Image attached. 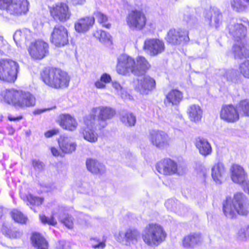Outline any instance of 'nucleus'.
<instances>
[{
  "mask_svg": "<svg viewBox=\"0 0 249 249\" xmlns=\"http://www.w3.org/2000/svg\"><path fill=\"white\" fill-rule=\"evenodd\" d=\"M39 78L47 87L57 90L67 88L71 80L67 71L58 67L49 66L40 71Z\"/></svg>",
  "mask_w": 249,
  "mask_h": 249,
  "instance_id": "obj_1",
  "label": "nucleus"
},
{
  "mask_svg": "<svg viewBox=\"0 0 249 249\" xmlns=\"http://www.w3.org/2000/svg\"><path fill=\"white\" fill-rule=\"evenodd\" d=\"M139 235V233L136 229H128L124 234V237L126 242H129L134 240H137V237Z\"/></svg>",
  "mask_w": 249,
  "mask_h": 249,
  "instance_id": "obj_47",
  "label": "nucleus"
},
{
  "mask_svg": "<svg viewBox=\"0 0 249 249\" xmlns=\"http://www.w3.org/2000/svg\"><path fill=\"white\" fill-rule=\"evenodd\" d=\"M167 42L172 45L187 43L189 41V32L181 28H172L168 32L165 37Z\"/></svg>",
  "mask_w": 249,
  "mask_h": 249,
  "instance_id": "obj_16",
  "label": "nucleus"
},
{
  "mask_svg": "<svg viewBox=\"0 0 249 249\" xmlns=\"http://www.w3.org/2000/svg\"><path fill=\"white\" fill-rule=\"evenodd\" d=\"M221 120L228 123H234L240 119L239 112L237 107L232 104L223 105L219 112Z\"/></svg>",
  "mask_w": 249,
  "mask_h": 249,
  "instance_id": "obj_17",
  "label": "nucleus"
},
{
  "mask_svg": "<svg viewBox=\"0 0 249 249\" xmlns=\"http://www.w3.org/2000/svg\"><path fill=\"white\" fill-rule=\"evenodd\" d=\"M157 171L164 176H172L178 174L177 162L170 158H165L159 161L156 164Z\"/></svg>",
  "mask_w": 249,
  "mask_h": 249,
  "instance_id": "obj_15",
  "label": "nucleus"
},
{
  "mask_svg": "<svg viewBox=\"0 0 249 249\" xmlns=\"http://www.w3.org/2000/svg\"><path fill=\"white\" fill-rule=\"evenodd\" d=\"M76 4H81L85 0H73Z\"/></svg>",
  "mask_w": 249,
  "mask_h": 249,
  "instance_id": "obj_59",
  "label": "nucleus"
},
{
  "mask_svg": "<svg viewBox=\"0 0 249 249\" xmlns=\"http://www.w3.org/2000/svg\"><path fill=\"white\" fill-rule=\"evenodd\" d=\"M10 216L16 223L24 224L27 221V217L19 210L13 209L10 212Z\"/></svg>",
  "mask_w": 249,
  "mask_h": 249,
  "instance_id": "obj_35",
  "label": "nucleus"
},
{
  "mask_svg": "<svg viewBox=\"0 0 249 249\" xmlns=\"http://www.w3.org/2000/svg\"><path fill=\"white\" fill-rule=\"evenodd\" d=\"M174 201L172 200H168L165 203L166 207L168 209H171L172 208V205L174 203Z\"/></svg>",
  "mask_w": 249,
  "mask_h": 249,
  "instance_id": "obj_56",
  "label": "nucleus"
},
{
  "mask_svg": "<svg viewBox=\"0 0 249 249\" xmlns=\"http://www.w3.org/2000/svg\"><path fill=\"white\" fill-rule=\"evenodd\" d=\"M27 0H0V10L16 16L25 14L28 11Z\"/></svg>",
  "mask_w": 249,
  "mask_h": 249,
  "instance_id": "obj_7",
  "label": "nucleus"
},
{
  "mask_svg": "<svg viewBox=\"0 0 249 249\" xmlns=\"http://www.w3.org/2000/svg\"><path fill=\"white\" fill-rule=\"evenodd\" d=\"M195 146L198 149L199 153L202 156H207L210 155L212 152L211 144L207 140L203 138H197L195 142Z\"/></svg>",
  "mask_w": 249,
  "mask_h": 249,
  "instance_id": "obj_29",
  "label": "nucleus"
},
{
  "mask_svg": "<svg viewBox=\"0 0 249 249\" xmlns=\"http://www.w3.org/2000/svg\"><path fill=\"white\" fill-rule=\"evenodd\" d=\"M227 169L224 163L218 161L214 163L212 167L211 175L214 181L218 183H221L225 178Z\"/></svg>",
  "mask_w": 249,
  "mask_h": 249,
  "instance_id": "obj_24",
  "label": "nucleus"
},
{
  "mask_svg": "<svg viewBox=\"0 0 249 249\" xmlns=\"http://www.w3.org/2000/svg\"><path fill=\"white\" fill-rule=\"evenodd\" d=\"M125 21L130 29L141 31L145 27L147 18L142 9L135 8L129 11L126 17Z\"/></svg>",
  "mask_w": 249,
  "mask_h": 249,
  "instance_id": "obj_10",
  "label": "nucleus"
},
{
  "mask_svg": "<svg viewBox=\"0 0 249 249\" xmlns=\"http://www.w3.org/2000/svg\"><path fill=\"white\" fill-rule=\"evenodd\" d=\"M116 115L115 109L108 106H99L92 108L90 114L84 117V121L87 125H89L96 124L97 121L98 129L101 131L107 126L106 121L112 119Z\"/></svg>",
  "mask_w": 249,
  "mask_h": 249,
  "instance_id": "obj_4",
  "label": "nucleus"
},
{
  "mask_svg": "<svg viewBox=\"0 0 249 249\" xmlns=\"http://www.w3.org/2000/svg\"><path fill=\"white\" fill-rule=\"evenodd\" d=\"M4 210L2 207L0 206V219H1L2 217L4 214Z\"/></svg>",
  "mask_w": 249,
  "mask_h": 249,
  "instance_id": "obj_57",
  "label": "nucleus"
},
{
  "mask_svg": "<svg viewBox=\"0 0 249 249\" xmlns=\"http://www.w3.org/2000/svg\"><path fill=\"white\" fill-rule=\"evenodd\" d=\"M39 218L40 222L44 225H49L53 226H56L57 223L53 215H52L50 217H47L44 214H40Z\"/></svg>",
  "mask_w": 249,
  "mask_h": 249,
  "instance_id": "obj_45",
  "label": "nucleus"
},
{
  "mask_svg": "<svg viewBox=\"0 0 249 249\" xmlns=\"http://www.w3.org/2000/svg\"><path fill=\"white\" fill-rule=\"evenodd\" d=\"M57 142L59 149L64 155L71 154L76 150V143L72 141L68 136L60 135Z\"/></svg>",
  "mask_w": 249,
  "mask_h": 249,
  "instance_id": "obj_22",
  "label": "nucleus"
},
{
  "mask_svg": "<svg viewBox=\"0 0 249 249\" xmlns=\"http://www.w3.org/2000/svg\"><path fill=\"white\" fill-rule=\"evenodd\" d=\"M30 242L35 249H42L49 247V243L45 236L40 232L34 231L31 233Z\"/></svg>",
  "mask_w": 249,
  "mask_h": 249,
  "instance_id": "obj_25",
  "label": "nucleus"
},
{
  "mask_svg": "<svg viewBox=\"0 0 249 249\" xmlns=\"http://www.w3.org/2000/svg\"><path fill=\"white\" fill-rule=\"evenodd\" d=\"M137 66L139 70V75L142 73H145L150 70L151 66L146 58L143 56H138L136 58Z\"/></svg>",
  "mask_w": 249,
  "mask_h": 249,
  "instance_id": "obj_34",
  "label": "nucleus"
},
{
  "mask_svg": "<svg viewBox=\"0 0 249 249\" xmlns=\"http://www.w3.org/2000/svg\"><path fill=\"white\" fill-rule=\"evenodd\" d=\"M21 35V32H17L14 35L13 38L17 44H18L20 40V39L19 38V36Z\"/></svg>",
  "mask_w": 249,
  "mask_h": 249,
  "instance_id": "obj_54",
  "label": "nucleus"
},
{
  "mask_svg": "<svg viewBox=\"0 0 249 249\" xmlns=\"http://www.w3.org/2000/svg\"><path fill=\"white\" fill-rule=\"evenodd\" d=\"M230 172L231 180L235 183L243 185L244 191L247 192L246 188L249 185V181H247L248 174L244 168L240 164L233 163Z\"/></svg>",
  "mask_w": 249,
  "mask_h": 249,
  "instance_id": "obj_13",
  "label": "nucleus"
},
{
  "mask_svg": "<svg viewBox=\"0 0 249 249\" xmlns=\"http://www.w3.org/2000/svg\"><path fill=\"white\" fill-rule=\"evenodd\" d=\"M224 214L231 218L237 215H247L249 213V203L247 197L242 192H236L232 197H226L222 204Z\"/></svg>",
  "mask_w": 249,
  "mask_h": 249,
  "instance_id": "obj_3",
  "label": "nucleus"
},
{
  "mask_svg": "<svg viewBox=\"0 0 249 249\" xmlns=\"http://www.w3.org/2000/svg\"><path fill=\"white\" fill-rule=\"evenodd\" d=\"M120 121L124 125L132 127L136 123V118L132 112H125L120 116Z\"/></svg>",
  "mask_w": 249,
  "mask_h": 249,
  "instance_id": "obj_36",
  "label": "nucleus"
},
{
  "mask_svg": "<svg viewBox=\"0 0 249 249\" xmlns=\"http://www.w3.org/2000/svg\"><path fill=\"white\" fill-rule=\"evenodd\" d=\"M60 132V129L58 128H53L49 129L45 132L44 135L46 138H50L53 136H56L59 134Z\"/></svg>",
  "mask_w": 249,
  "mask_h": 249,
  "instance_id": "obj_48",
  "label": "nucleus"
},
{
  "mask_svg": "<svg viewBox=\"0 0 249 249\" xmlns=\"http://www.w3.org/2000/svg\"><path fill=\"white\" fill-rule=\"evenodd\" d=\"M52 154L56 157H63L64 155L61 152L60 149L59 150L58 148L55 146H52L50 148Z\"/></svg>",
  "mask_w": 249,
  "mask_h": 249,
  "instance_id": "obj_51",
  "label": "nucleus"
},
{
  "mask_svg": "<svg viewBox=\"0 0 249 249\" xmlns=\"http://www.w3.org/2000/svg\"><path fill=\"white\" fill-rule=\"evenodd\" d=\"M56 123L63 129L70 132L75 131L78 125L76 118L69 113L60 114Z\"/></svg>",
  "mask_w": 249,
  "mask_h": 249,
  "instance_id": "obj_19",
  "label": "nucleus"
},
{
  "mask_svg": "<svg viewBox=\"0 0 249 249\" xmlns=\"http://www.w3.org/2000/svg\"><path fill=\"white\" fill-rule=\"evenodd\" d=\"M21 197L24 201L27 202L28 205L31 206H40L44 201L43 197L37 196L31 193L22 195L21 196Z\"/></svg>",
  "mask_w": 249,
  "mask_h": 249,
  "instance_id": "obj_32",
  "label": "nucleus"
},
{
  "mask_svg": "<svg viewBox=\"0 0 249 249\" xmlns=\"http://www.w3.org/2000/svg\"><path fill=\"white\" fill-rule=\"evenodd\" d=\"M55 249H70L71 246L64 241H58L55 243Z\"/></svg>",
  "mask_w": 249,
  "mask_h": 249,
  "instance_id": "obj_49",
  "label": "nucleus"
},
{
  "mask_svg": "<svg viewBox=\"0 0 249 249\" xmlns=\"http://www.w3.org/2000/svg\"><path fill=\"white\" fill-rule=\"evenodd\" d=\"M149 139L152 145L160 149L169 147L171 142L168 134L161 130H151L149 132Z\"/></svg>",
  "mask_w": 249,
  "mask_h": 249,
  "instance_id": "obj_14",
  "label": "nucleus"
},
{
  "mask_svg": "<svg viewBox=\"0 0 249 249\" xmlns=\"http://www.w3.org/2000/svg\"><path fill=\"white\" fill-rule=\"evenodd\" d=\"M187 114L191 121L198 123L201 120L202 110L199 105H192L189 107Z\"/></svg>",
  "mask_w": 249,
  "mask_h": 249,
  "instance_id": "obj_30",
  "label": "nucleus"
},
{
  "mask_svg": "<svg viewBox=\"0 0 249 249\" xmlns=\"http://www.w3.org/2000/svg\"><path fill=\"white\" fill-rule=\"evenodd\" d=\"M48 10L50 17L56 22H66L71 18V16L69 5L62 1L49 5Z\"/></svg>",
  "mask_w": 249,
  "mask_h": 249,
  "instance_id": "obj_9",
  "label": "nucleus"
},
{
  "mask_svg": "<svg viewBox=\"0 0 249 249\" xmlns=\"http://www.w3.org/2000/svg\"><path fill=\"white\" fill-rule=\"evenodd\" d=\"M238 234L242 238H249V226L241 229L238 232Z\"/></svg>",
  "mask_w": 249,
  "mask_h": 249,
  "instance_id": "obj_50",
  "label": "nucleus"
},
{
  "mask_svg": "<svg viewBox=\"0 0 249 249\" xmlns=\"http://www.w3.org/2000/svg\"><path fill=\"white\" fill-rule=\"evenodd\" d=\"M23 118L22 115H19L14 117L11 114H9L7 116V119L10 122H17L22 120Z\"/></svg>",
  "mask_w": 249,
  "mask_h": 249,
  "instance_id": "obj_52",
  "label": "nucleus"
},
{
  "mask_svg": "<svg viewBox=\"0 0 249 249\" xmlns=\"http://www.w3.org/2000/svg\"><path fill=\"white\" fill-rule=\"evenodd\" d=\"M165 99L169 104L172 105H178L183 99V93L176 89L171 90L166 95Z\"/></svg>",
  "mask_w": 249,
  "mask_h": 249,
  "instance_id": "obj_31",
  "label": "nucleus"
},
{
  "mask_svg": "<svg viewBox=\"0 0 249 249\" xmlns=\"http://www.w3.org/2000/svg\"><path fill=\"white\" fill-rule=\"evenodd\" d=\"M93 36L101 42L106 43L110 41V35L102 30H97L93 33Z\"/></svg>",
  "mask_w": 249,
  "mask_h": 249,
  "instance_id": "obj_39",
  "label": "nucleus"
},
{
  "mask_svg": "<svg viewBox=\"0 0 249 249\" xmlns=\"http://www.w3.org/2000/svg\"><path fill=\"white\" fill-rule=\"evenodd\" d=\"M138 82L135 89L142 94H148L156 88L155 80L148 75L144 76L141 80H138Z\"/></svg>",
  "mask_w": 249,
  "mask_h": 249,
  "instance_id": "obj_21",
  "label": "nucleus"
},
{
  "mask_svg": "<svg viewBox=\"0 0 249 249\" xmlns=\"http://www.w3.org/2000/svg\"><path fill=\"white\" fill-rule=\"evenodd\" d=\"M227 29L235 42L242 43L247 36V28L242 23L230 24Z\"/></svg>",
  "mask_w": 249,
  "mask_h": 249,
  "instance_id": "obj_18",
  "label": "nucleus"
},
{
  "mask_svg": "<svg viewBox=\"0 0 249 249\" xmlns=\"http://www.w3.org/2000/svg\"><path fill=\"white\" fill-rule=\"evenodd\" d=\"M18 64L11 59H0V81L6 83H14L18 76Z\"/></svg>",
  "mask_w": 249,
  "mask_h": 249,
  "instance_id": "obj_6",
  "label": "nucleus"
},
{
  "mask_svg": "<svg viewBox=\"0 0 249 249\" xmlns=\"http://www.w3.org/2000/svg\"><path fill=\"white\" fill-rule=\"evenodd\" d=\"M239 72L245 78L249 79V59L240 63L238 66Z\"/></svg>",
  "mask_w": 249,
  "mask_h": 249,
  "instance_id": "obj_40",
  "label": "nucleus"
},
{
  "mask_svg": "<svg viewBox=\"0 0 249 249\" xmlns=\"http://www.w3.org/2000/svg\"><path fill=\"white\" fill-rule=\"evenodd\" d=\"M230 3L232 9L237 12H242L247 8L242 0H231Z\"/></svg>",
  "mask_w": 249,
  "mask_h": 249,
  "instance_id": "obj_46",
  "label": "nucleus"
},
{
  "mask_svg": "<svg viewBox=\"0 0 249 249\" xmlns=\"http://www.w3.org/2000/svg\"><path fill=\"white\" fill-rule=\"evenodd\" d=\"M245 1H246L247 2H249V0H245Z\"/></svg>",
  "mask_w": 249,
  "mask_h": 249,
  "instance_id": "obj_60",
  "label": "nucleus"
},
{
  "mask_svg": "<svg viewBox=\"0 0 249 249\" xmlns=\"http://www.w3.org/2000/svg\"><path fill=\"white\" fill-rule=\"evenodd\" d=\"M7 129L8 131V134L10 135H13L15 132V128L12 125H9L7 126Z\"/></svg>",
  "mask_w": 249,
  "mask_h": 249,
  "instance_id": "obj_55",
  "label": "nucleus"
},
{
  "mask_svg": "<svg viewBox=\"0 0 249 249\" xmlns=\"http://www.w3.org/2000/svg\"><path fill=\"white\" fill-rule=\"evenodd\" d=\"M98 22L106 28L109 29L111 27V24L108 23V17L105 14L101 11H96L93 13Z\"/></svg>",
  "mask_w": 249,
  "mask_h": 249,
  "instance_id": "obj_37",
  "label": "nucleus"
},
{
  "mask_svg": "<svg viewBox=\"0 0 249 249\" xmlns=\"http://www.w3.org/2000/svg\"><path fill=\"white\" fill-rule=\"evenodd\" d=\"M60 223L63 224L66 227L71 229L73 227V218L71 215L68 213H64L59 218Z\"/></svg>",
  "mask_w": 249,
  "mask_h": 249,
  "instance_id": "obj_41",
  "label": "nucleus"
},
{
  "mask_svg": "<svg viewBox=\"0 0 249 249\" xmlns=\"http://www.w3.org/2000/svg\"><path fill=\"white\" fill-rule=\"evenodd\" d=\"M95 23L93 17L89 16L80 18L74 24V28L78 33H84L93 26Z\"/></svg>",
  "mask_w": 249,
  "mask_h": 249,
  "instance_id": "obj_26",
  "label": "nucleus"
},
{
  "mask_svg": "<svg viewBox=\"0 0 249 249\" xmlns=\"http://www.w3.org/2000/svg\"><path fill=\"white\" fill-rule=\"evenodd\" d=\"M238 108L243 116L249 117V99H245L240 101Z\"/></svg>",
  "mask_w": 249,
  "mask_h": 249,
  "instance_id": "obj_42",
  "label": "nucleus"
},
{
  "mask_svg": "<svg viewBox=\"0 0 249 249\" xmlns=\"http://www.w3.org/2000/svg\"><path fill=\"white\" fill-rule=\"evenodd\" d=\"M232 53L235 59H242L249 58V49L245 47L244 44L241 46L234 44L232 46Z\"/></svg>",
  "mask_w": 249,
  "mask_h": 249,
  "instance_id": "obj_33",
  "label": "nucleus"
},
{
  "mask_svg": "<svg viewBox=\"0 0 249 249\" xmlns=\"http://www.w3.org/2000/svg\"><path fill=\"white\" fill-rule=\"evenodd\" d=\"M32 165L34 168H39V166H41V162L34 160L32 161Z\"/></svg>",
  "mask_w": 249,
  "mask_h": 249,
  "instance_id": "obj_53",
  "label": "nucleus"
},
{
  "mask_svg": "<svg viewBox=\"0 0 249 249\" xmlns=\"http://www.w3.org/2000/svg\"><path fill=\"white\" fill-rule=\"evenodd\" d=\"M167 233L164 228L157 223H150L144 228L142 234L144 243L149 246H158L165 241Z\"/></svg>",
  "mask_w": 249,
  "mask_h": 249,
  "instance_id": "obj_5",
  "label": "nucleus"
},
{
  "mask_svg": "<svg viewBox=\"0 0 249 249\" xmlns=\"http://www.w3.org/2000/svg\"><path fill=\"white\" fill-rule=\"evenodd\" d=\"M2 231L5 235L10 238H19L21 235V233L20 231H18L13 230L12 229H10V228H8L6 226L3 227Z\"/></svg>",
  "mask_w": 249,
  "mask_h": 249,
  "instance_id": "obj_44",
  "label": "nucleus"
},
{
  "mask_svg": "<svg viewBox=\"0 0 249 249\" xmlns=\"http://www.w3.org/2000/svg\"><path fill=\"white\" fill-rule=\"evenodd\" d=\"M47 110V109H37L36 111V113H37V114H40V113H42L44 112H45V111H46Z\"/></svg>",
  "mask_w": 249,
  "mask_h": 249,
  "instance_id": "obj_58",
  "label": "nucleus"
},
{
  "mask_svg": "<svg viewBox=\"0 0 249 249\" xmlns=\"http://www.w3.org/2000/svg\"><path fill=\"white\" fill-rule=\"evenodd\" d=\"M70 33L62 24H56L53 27L50 36V43L56 48H62L69 44Z\"/></svg>",
  "mask_w": 249,
  "mask_h": 249,
  "instance_id": "obj_8",
  "label": "nucleus"
},
{
  "mask_svg": "<svg viewBox=\"0 0 249 249\" xmlns=\"http://www.w3.org/2000/svg\"><path fill=\"white\" fill-rule=\"evenodd\" d=\"M27 50L33 60H41L49 54V45L42 39H36L31 42Z\"/></svg>",
  "mask_w": 249,
  "mask_h": 249,
  "instance_id": "obj_11",
  "label": "nucleus"
},
{
  "mask_svg": "<svg viewBox=\"0 0 249 249\" xmlns=\"http://www.w3.org/2000/svg\"><path fill=\"white\" fill-rule=\"evenodd\" d=\"M0 96L4 103L16 108H30L36 104V99L32 94L19 89H6L1 92Z\"/></svg>",
  "mask_w": 249,
  "mask_h": 249,
  "instance_id": "obj_2",
  "label": "nucleus"
},
{
  "mask_svg": "<svg viewBox=\"0 0 249 249\" xmlns=\"http://www.w3.org/2000/svg\"><path fill=\"white\" fill-rule=\"evenodd\" d=\"M111 80V77L109 74L104 73L101 75L100 79L95 82L94 85L97 89H105L106 87V84L110 83Z\"/></svg>",
  "mask_w": 249,
  "mask_h": 249,
  "instance_id": "obj_38",
  "label": "nucleus"
},
{
  "mask_svg": "<svg viewBox=\"0 0 249 249\" xmlns=\"http://www.w3.org/2000/svg\"><path fill=\"white\" fill-rule=\"evenodd\" d=\"M116 71L119 74L123 75L132 73L135 75L139 76V70L135 60L126 55H123L118 59Z\"/></svg>",
  "mask_w": 249,
  "mask_h": 249,
  "instance_id": "obj_12",
  "label": "nucleus"
},
{
  "mask_svg": "<svg viewBox=\"0 0 249 249\" xmlns=\"http://www.w3.org/2000/svg\"><path fill=\"white\" fill-rule=\"evenodd\" d=\"M143 49L149 52L150 55L155 56L163 52L165 47L162 41L157 38H148L144 41Z\"/></svg>",
  "mask_w": 249,
  "mask_h": 249,
  "instance_id": "obj_20",
  "label": "nucleus"
},
{
  "mask_svg": "<svg viewBox=\"0 0 249 249\" xmlns=\"http://www.w3.org/2000/svg\"><path fill=\"white\" fill-rule=\"evenodd\" d=\"M85 126L82 127L80 130V133L81 134L83 138L87 141L91 143H94L97 142L98 136L97 134L93 129V126L95 124L87 125L83 121Z\"/></svg>",
  "mask_w": 249,
  "mask_h": 249,
  "instance_id": "obj_27",
  "label": "nucleus"
},
{
  "mask_svg": "<svg viewBox=\"0 0 249 249\" xmlns=\"http://www.w3.org/2000/svg\"><path fill=\"white\" fill-rule=\"evenodd\" d=\"M86 165L87 170L92 174L101 176L106 170L105 165L99 160L91 158L86 160Z\"/></svg>",
  "mask_w": 249,
  "mask_h": 249,
  "instance_id": "obj_23",
  "label": "nucleus"
},
{
  "mask_svg": "<svg viewBox=\"0 0 249 249\" xmlns=\"http://www.w3.org/2000/svg\"><path fill=\"white\" fill-rule=\"evenodd\" d=\"M202 239V236L200 233H191L183 237L182 244L183 247L185 248L192 249L200 243Z\"/></svg>",
  "mask_w": 249,
  "mask_h": 249,
  "instance_id": "obj_28",
  "label": "nucleus"
},
{
  "mask_svg": "<svg viewBox=\"0 0 249 249\" xmlns=\"http://www.w3.org/2000/svg\"><path fill=\"white\" fill-rule=\"evenodd\" d=\"M90 240L91 242L92 248L93 249H103L106 246V237H104L101 240L97 237H93L90 238Z\"/></svg>",
  "mask_w": 249,
  "mask_h": 249,
  "instance_id": "obj_43",
  "label": "nucleus"
}]
</instances>
